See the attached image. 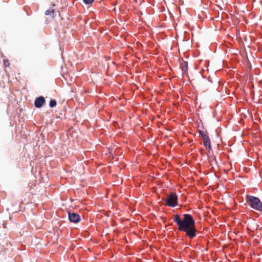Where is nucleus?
Instances as JSON below:
<instances>
[{
  "label": "nucleus",
  "instance_id": "20e7f679",
  "mask_svg": "<svg viewBox=\"0 0 262 262\" xmlns=\"http://www.w3.org/2000/svg\"><path fill=\"white\" fill-rule=\"evenodd\" d=\"M68 214L69 219L71 222L76 223L80 221V217L78 214L69 212Z\"/></svg>",
  "mask_w": 262,
  "mask_h": 262
},
{
  "label": "nucleus",
  "instance_id": "39448f33",
  "mask_svg": "<svg viewBox=\"0 0 262 262\" xmlns=\"http://www.w3.org/2000/svg\"><path fill=\"white\" fill-rule=\"evenodd\" d=\"M45 103V99L43 97L40 96L35 99L34 105L37 108H40Z\"/></svg>",
  "mask_w": 262,
  "mask_h": 262
},
{
  "label": "nucleus",
  "instance_id": "f8f14e48",
  "mask_svg": "<svg viewBox=\"0 0 262 262\" xmlns=\"http://www.w3.org/2000/svg\"><path fill=\"white\" fill-rule=\"evenodd\" d=\"M83 2L86 4H90L94 2V0H83Z\"/></svg>",
  "mask_w": 262,
  "mask_h": 262
},
{
  "label": "nucleus",
  "instance_id": "0eeeda50",
  "mask_svg": "<svg viewBox=\"0 0 262 262\" xmlns=\"http://www.w3.org/2000/svg\"><path fill=\"white\" fill-rule=\"evenodd\" d=\"M46 15H50L52 17H54L55 15V10L54 9L47 10L45 12Z\"/></svg>",
  "mask_w": 262,
  "mask_h": 262
},
{
  "label": "nucleus",
  "instance_id": "f257e3e1",
  "mask_svg": "<svg viewBox=\"0 0 262 262\" xmlns=\"http://www.w3.org/2000/svg\"><path fill=\"white\" fill-rule=\"evenodd\" d=\"M173 220L178 225L179 231L185 232L190 238L195 236L196 230L195 228V222L190 214H184L183 219H180L179 215L176 214Z\"/></svg>",
  "mask_w": 262,
  "mask_h": 262
},
{
  "label": "nucleus",
  "instance_id": "9b49d317",
  "mask_svg": "<svg viewBox=\"0 0 262 262\" xmlns=\"http://www.w3.org/2000/svg\"><path fill=\"white\" fill-rule=\"evenodd\" d=\"M199 133L200 134V135L201 136L202 138H203V136H204V135H207V133L206 132H204V131H203V130H200L199 132Z\"/></svg>",
  "mask_w": 262,
  "mask_h": 262
},
{
  "label": "nucleus",
  "instance_id": "f03ea898",
  "mask_svg": "<svg viewBox=\"0 0 262 262\" xmlns=\"http://www.w3.org/2000/svg\"><path fill=\"white\" fill-rule=\"evenodd\" d=\"M246 200L248 205L252 208L258 211H262V203L258 198L247 195Z\"/></svg>",
  "mask_w": 262,
  "mask_h": 262
},
{
  "label": "nucleus",
  "instance_id": "6e6552de",
  "mask_svg": "<svg viewBox=\"0 0 262 262\" xmlns=\"http://www.w3.org/2000/svg\"><path fill=\"white\" fill-rule=\"evenodd\" d=\"M204 146L206 147V148L208 150H211V145L210 143V140H209L208 141H205L203 142Z\"/></svg>",
  "mask_w": 262,
  "mask_h": 262
},
{
  "label": "nucleus",
  "instance_id": "423d86ee",
  "mask_svg": "<svg viewBox=\"0 0 262 262\" xmlns=\"http://www.w3.org/2000/svg\"><path fill=\"white\" fill-rule=\"evenodd\" d=\"M187 62L183 61L181 63V68L183 73H186L187 72Z\"/></svg>",
  "mask_w": 262,
  "mask_h": 262
},
{
  "label": "nucleus",
  "instance_id": "7ed1b4c3",
  "mask_svg": "<svg viewBox=\"0 0 262 262\" xmlns=\"http://www.w3.org/2000/svg\"><path fill=\"white\" fill-rule=\"evenodd\" d=\"M166 205L171 207H174L178 204V196L175 193H170L167 195L166 199H164Z\"/></svg>",
  "mask_w": 262,
  "mask_h": 262
},
{
  "label": "nucleus",
  "instance_id": "1a4fd4ad",
  "mask_svg": "<svg viewBox=\"0 0 262 262\" xmlns=\"http://www.w3.org/2000/svg\"><path fill=\"white\" fill-rule=\"evenodd\" d=\"M56 101L55 100H51L50 101L49 105L51 107H53L56 105Z\"/></svg>",
  "mask_w": 262,
  "mask_h": 262
},
{
  "label": "nucleus",
  "instance_id": "9d476101",
  "mask_svg": "<svg viewBox=\"0 0 262 262\" xmlns=\"http://www.w3.org/2000/svg\"><path fill=\"white\" fill-rule=\"evenodd\" d=\"M202 138V139L203 140V142L210 140L209 137L208 136V135H204V136H203V138Z\"/></svg>",
  "mask_w": 262,
  "mask_h": 262
}]
</instances>
